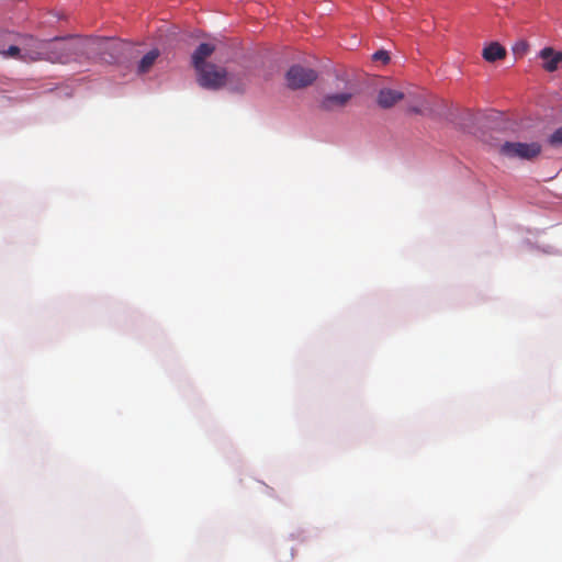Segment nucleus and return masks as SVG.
Instances as JSON below:
<instances>
[{
  "label": "nucleus",
  "mask_w": 562,
  "mask_h": 562,
  "mask_svg": "<svg viewBox=\"0 0 562 562\" xmlns=\"http://www.w3.org/2000/svg\"><path fill=\"white\" fill-rule=\"evenodd\" d=\"M195 71L199 86L207 90H218L227 86L233 91H244L250 81L246 71L228 72L212 63Z\"/></svg>",
  "instance_id": "f257e3e1"
},
{
  "label": "nucleus",
  "mask_w": 562,
  "mask_h": 562,
  "mask_svg": "<svg viewBox=\"0 0 562 562\" xmlns=\"http://www.w3.org/2000/svg\"><path fill=\"white\" fill-rule=\"evenodd\" d=\"M71 47L87 49V58H97L106 64L116 61L121 53V46L114 38L86 37L85 42H76Z\"/></svg>",
  "instance_id": "f03ea898"
},
{
  "label": "nucleus",
  "mask_w": 562,
  "mask_h": 562,
  "mask_svg": "<svg viewBox=\"0 0 562 562\" xmlns=\"http://www.w3.org/2000/svg\"><path fill=\"white\" fill-rule=\"evenodd\" d=\"M21 47L23 61L31 63L37 60H65V57L50 55L49 41H42L32 35L21 37Z\"/></svg>",
  "instance_id": "7ed1b4c3"
},
{
  "label": "nucleus",
  "mask_w": 562,
  "mask_h": 562,
  "mask_svg": "<svg viewBox=\"0 0 562 562\" xmlns=\"http://www.w3.org/2000/svg\"><path fill=\"white\" fill-rule=\"evenodd\" d=\"M542 147L539 143L505 142L499 145L498 153L508 159L532 160L541 154Z\"/></svg>",
  "instance_id": "20e7f679"
},
{
  "label": "nucleus",
  "mask_w": 562,
  "mask_h": 562,
  "mask_svg": "<svg viewBox=\"0 0 562 562\" xmlns=\"http://www.w3.org/2000/svg\"><path fill=\"white\" fill-rule=\"evenodd\" d=\"M86 37L58 38L49 41V48L53 50L50 55L65 57V60H50L52 63L66 64L77 60L82 56H87V49L72 48L76 42H85Z\"/></svg>",
  "instance_id": "39448f33"
},
{
  "label": "nucleus",
  "mask_w": 562,
  "mask_h": 562,
  "mask_svg": "<svg viewBox=\"0 0 562 562\" xmlns=\"http://www.w3.org/2000/svg\"><path fill=\"white\" fill-rule=\"evenodd\" d=\"M317 79V72L308 67L293 65L285 74L289 88L296 90L311 86Z\"/></svg>",
  "instance_id": "423d86ee"
},
{
  "label": "nucleus",
  "mask_w": 562,
  "mask_h": 562,
  "mask_svg": "<svg viewBox=\"0 0 562 562\" xmlns=\"http://www.w3.org/2000/svg\"><path fill=\"white\" fill-rule=\"evenodd\" d=\"M353 93L350 91H342L336 93H326L319 101V108L326 112H334L346 108Z\"/></svg>",
  "instance_id": "0eeeda50"
},
{
  "label": "nucleus",
  "mask_w": 562,
  "mask_h": 562,
  "mask_svg": "<svg viewBox=\"0 0 562 562\" xmlns=\"http://www.w3.org/2000/svg\"><path fill=\"white\" fill-rule=\"evenodd\" d=\"M214 50L215 46L213 44L201 43L192 54V66L194 70L209 65L210 63H206V58H209Z\"/></svg>",
  "instance_id": "6e6552de"
},
{
  "label": "nucleus",
  "mask_w": 562,
  "mask_h": 562,
  "mask_svg": "<svg viewBox=\"0 0 562 562\" xmlns=\"http://www.w3.org/2000/svg\"><path fill=\"white\" fill-rule=\"evenodd\" d=\"M403 92L394 89L384 88L379 91L378 104L383 109L392 108L398 101L403 100Z\"/></svg>",
  "instance_id": "1a4fd4ad"
},
{
  "label": "nucleus",
  "mask_w": 562,
  "mask_h": 562,
  "mask_svg": "<svg viewBox=\"0 0 562 562\" xmlns=\"http://www.w3.org/2000/svg\"><path fill=\"white\" fill-rule=\"evenodd\" d=\"M540 58L543 60V68L547 71H554L558 69L559 64L562 61V53L555 52L551 47H544L540 50Z\"/></svg>",
  "instance_id": "9d476101"
},
{
  "label": "nucleus",
  "mask_w": 562,
  "mask_h": 562,
  "mask_svg": "<svg viewBox=\"0 0 562 562\" xmlns=\"http://www.w3.org/2000/svg\"><path fill=\"white\" fill-rule=\"evenodd\" d=\"M506 54L505 47L497 42L488 44L482 52L483 58L488 63L504 59Z\"/></svg>",
  "instance_id": "9b49d317"
},
{
  "label": "nucleus",
  "mask_w": 562,
  "mask_h": 562,
  "mask_svg": "<svg viewBox=\"0 0 562 562\" xmlns=\"http://www.w3.org/2000/svg\"><path fill=\"white\" fill-rule=\"evenodd\" d=\"M160 56V52L157 48L149 50L147 54L143 56L137 65V72L139 75L147 74L156 63L157 58Z\"/></svg>",
  "instance_id": "f8f14e48"
},
{
  "label": "nucleus",
  "mask_w": 562,
  "mask_h": 562,
  "mask_svg": "<svg viewBox=\"0 0 562 562\" xmlns=\"http://www.w3.org/2000/svg\"><path fill=\"white\" fill-rule=\"evenodd\" d=\"M1 55L4 58H14V59H19V60L23 61V53H22L21 46L11 45V46H9L8 49L2 50Z\"/></svg>",
  "instance_id": "ddd939ff"
},
{
  "label": "nucleus",
  "mask_w": 562,
  "mask_h": 562,
  "mask_svg": "<svg viewBox=\"0 0 562 562\" xmlns=\"http://www.w3.org/2000/svg\"><path fill=\"white\" fill-rule=\"evenodd\" d=\"M529 49V44L525 40L516 42L513 46V53L517 57H522Z\"/></svg>",
  "instance_id": "4468645a"
},
{
  "label": "nucleus",
  "mask_w": 562,
  "mask_h": 562,
  "mask_svg": "<svg viewBox=\"0 0 562 562\" xmlns=\"http://www.w3.org/2000/svg\"><path fill=\"white\" fill-rule=\"evenodd\" d=\"M549 143L552 146L562 145V126L553 132V134L549 137Z\"/></svg>",
  "instance_id": "2eb2a0df"
},
{
  "label": "nucleus",
  "mask_w": 562,
  "mask_h": 562,
  "mask_svg": "<svg viewBox=\"0 0 562 562\" xmlns=\"http://www.w3.org/2000/svg\"><path fill=\"white\" fill-rule=\"evenodd\" d=\"M372 58L373 60H380L383 64H386L390 60V55L386 50H378L373 54Z\"/></svg>",
  "instance_id": "dca6fc26"
},
{
  "label": "nucleus",
  "mask_w": 562,
  "mask_h": 562,
  "mask_svg": "<svg viewBox=\"0 0 562 562\" xmlns=\"http://www.w3.org/2000/svg\"><path fill=\"white\" fill-rule=\"evenodd\" d=\"M411 111L416 113V114H424L425 113L424 109L417 108V106L411 108Z\"/></svg>",
  "instance_id": "f3484780"
}]
</instances>
